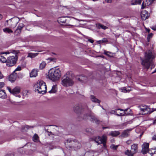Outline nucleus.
<instances>
[{"label": "nucleus", "instance_id": "10", "mask_svg": "<svg viewBox=\"0 0 156 156\" xmlns=\"http://www.w3.org/2000/svg\"><path fill=\"white\" fill-rule=\"evenodd\" d=\"M17 77V73L14 72L9 76V79L10 81L12 82L16 80Z\"/></svg>", "mask_w": 156, "mask_h": 156}, {"label": "nucleus", "instance_id": "62", "mask_svg": "<svg viewBox=\"0 0 156 156\" xmlns=\"http://www.w3.org/2000/svg\"><path fill=\"white\" fill-rule=\"evenodd\" d=\"M72 140V141H73L74 142H76L77 141V140H75V139H74L73 140Z\"/></svg>", "mask_w": 156, "mask_h": 156}, {"label": "nucleus", "instance_id": "51", "mask_svg": "<svg viewBox=\"0 0 156 156\" xmlns=\"http://www.w3.org/2000/svg\"><path fill=\"white\" fill-rule=\"evenodd\" d=\"M67 143H70V142H71L72 141V140H71L70 139H68L67 140Z\"/></svg>", "mask_w": 156, "mask_h": 156}, {"label": "nucleus", "instance_id": "19", "mask_svg": "<svg viewBox=\"0 0 156 156\" xmlns=\"http://www.w3.org/2000/svg\"><path fill=\"white\" fill-rule=\"evenodd\" d=\"M6 94L4 90H0V98L5 99L6 98Z\"/></svg>", "mask_w": 156, "mask_h": 156}, {"label": "nucleus", "instance_id": "12", "mask_svg": "<svg viewBox=\"0 0 156 156\" xmlns=\"http://www.w3.org/2000/svg\"><path fill=\"white\" fill-rule=\"evenodd\" d=\"M137 144H133L131 146V150L132 153L135 154L137 152Z\"/></svg>", "mask_w": 156, "mask_h": 156}, {"label": "nucleus", "instance_id": "5", "mask_svg": "<svg viewBox=\"0 0 156 156\" xmlns=\"http://www.w3.org/2000/svg\"><path fill=\"white\" fill-rule=\"evenodd\" d=\"M13 53H14L15 56H12L8 57L7 59L6 65L8 67H11L13 66L16 63L17 58L16 55L18 53L17 51H14Z\"/></svg>", "mask_w": 156, "mask_h": 156}, {"label": "nucleus", "instance_id": "6", "mask_svg": "<svg viewBox=\"0 0 156 156\" xmlns=\"http://www.w3.org/2000/svg\"><path fill=\"white\" fill-rule=\"evenodd\" d=\"M91 139L92 141H94L98 144H102L103 147L105 148L106 147V142L107 140V137L106 136L103 135L101 137L99 136L93 137Z\"/></svg>", "mask_w": 156, "mask_h": 156}, {"label": "nucleus", "instance_id": "44", "mask_svg": "<svg viewBox=\"0 0 156 156\" xmlns=\"http://www.w3.org/2000/svg\"><path fill=\"white\" fill-rule=\"evenodd\" d=\"M132 143V141L131 140H129L126 141V143L128 145H129Z\"/></svg>", "mask_w": 156, "mask_h": 156}, {"label": "nucleus", "instance_id": "36", "mask_svg": "<svg viewBox=\"0 0 156 156\" xmlns=\"http://www.w3.org/2000/svg\"><path fill=\"white\" fill-rule=\"evenodd\" d=\"M104 54L107 56H111L110 55L112 54V53L110 52L105 50L104 51Z\"/></svg>", "mask_w": 156, "mask_h": 156}, {"label": "nucleus", "instance_id": "27", "mask_svg": "<svg viewBox=\"0 0 156 156\" xmlns=\"http://www.w3.org/2000/svg\"><path fill=\"white\" fill-rule=\"evenodd\" d=\"M125 154L128 156H133L134 155L133 153H132L131 151L129 150H127L125 151Z\"/></svg>", "mask_w": 156, "mask_h": 156}, {"label": "nucleus", "instance_id": "46", "mask_svg": "<svg viewBox=\"0 0 156 156\" xmlns=\"http://www.w3.org/2000/svg\"><path fill=\"white\" fill-rule=\"evenodd\" d=\"M10 53V52L9 51H6V52L1 53L0 54H5L7 55V54H9Z\"/></svg>", "mask_w": 156, "mask_h": 156}, {"label": "nucleus", "instance_id": "8", "mask_svg": "<svg viewBox=\"0 0 156 156\" xmlns=\"http://www.w3.org/2000/svg\"><path fill=\"white\" fill-rule=\"evenodd\" d=\"M149 144L148 143H144L142 146V152L143 154H146L148 151Z\"/></svg>", "mask_w": 156, "mask_h": 156}, {"label": "nucleus", "instance_id": "37", "mask_svg": "<svg viewBox=\"0 0 156 156\" xmlns=\"http://www.w3.org/2000/svg\"><path fill=\"white\" fill-rule=\"evenodd\" d=\"M86 131L87 132L92 133L93 132V130L91 128H88L86 129Z\"/></svg>", "mask_w": 156, "mask_h": 156}, {"label": "nucleus", "instance_id": "25", "mask_svg": "<svg viewBox=\"0 0 156 156\" xmlns=\"http://www.w3.org/2000/svg\"><path fill=\"white\" fill-rule=\"evenodd\" d=\"M38 53H28V55L27 56L28 57H30L31 58H34L38 54Z\"/></svg>", "mask_w": 156, "mask_h": 156}, {"label": "nucleus", "instance_id": "56", "mask_svg": "<svg viewBox=\"0 0 156 156\" xmlns=\"http://www.w3.org/2000/svg\"><path fill=\"white\" fill-rule=\"evenodd\" d=\"M2 18H3L2 16V15L0 14V20H1V19H2Z\"/></svg>", "mask_w": 156, "mask_h": 156}, {"label": "nucleus", "instance_id": "59", "mask_svg": "<svg viewBox=\"0 0 156 156\" xmlns=\"http://www.w3.org/2000/svg\"><path fill=\"white\" fill-rule=\"evenodd\" d=\"M12 18H11V19H10V20H6V22L7 23H8V21H9H9H12V20H12Z\"/></svg>", "mask_w": 156, "mask_h": 156}, {"label": "nucleus", "instance_id": "48", "mask_svg": "<svg viewBox=\"0 0 156 156\" xmlns=\"http://www.w3.org/2000/svg\"><path fill=\"white\" fill-rule=\"evenodd\" d=\"M152 139L153 140H156V134L154 135L152 137Z\"/></svg>", "mask_w": 156, "mask_h": 156}, {"label": "nucleus", "instance_id": "45", "mask_svg": "<svg viewBox=\"0 0 156 156\" xmlns=\"http://www.w3.org/2000/svg\"><path fill=\"white\" fill-rule=\"evenodd\" d=\"M7 88L8 90H9V91L10 92V93L12 94V90L11 88L9 87H7Z\"/></svg>", "mask_w": 156, "mask_h": 156}, {"label": "nucleus", "instance_id": "50", "mask_svg": "<svg viewBox=\"0 0 156 156\" xmlns=\"http://www.w3.org/2000/svg\"><path fill=\"white\" fill-rule=\"evenodd\" d=\"M111 148H113L114 149H116L117 147V146H115L114 145H112L111 146Z\"/></svg>", "mask_w": 156, "mask_h": 156}, {"label": "nucleus", "instance_id": "26", "mask_svg": "<svg viewBox=\"0 0 156 156\" xmlns=\"http://www.w3.org/2000/svg\"><path fill=\"white\" fill-rule=\"evenodd\" d=\"M148 152L151 155H152L153 154H156V149H149Z\"/></svg>", "mask_w": 156, "mask_h": 156}, {"label": "nucleus", "instance_id": "11", "mask_svg": "<svg viewBox=\"0 0 156 156\" xmlns=\"http://www.w3.org/2000/svg\"><path fill=\"white\" fill-rule=\"evenodd\" d=\"M140 110L142 112V114H147L150 111V108L147 107L146 106L143 107V108H140Z\"/></svg>", "mask_w": 156, "mask_h": 156}, {"label": "nucleus", "instance_id": "31", "mask_svg": "<svg viewBox=\"0 0 156 156\" xmlns=\"http://www.w3.org/2000/svg\"><path fill=\"white\" fill-rule=\"evenodd\" d=\"M73 111L76 114L78 113V105H74L73 106Z\"/></svg>", "mask_w": 156, "mask_h": 156}, {"label": "nucleus", "instance_id": "15", "mask_svg": "<svg viewBox=\"0 0 156 156\" xmlns=\"http://www.w3.org/2000/svg\"><path fill=\"white\" fill-rule=\"evenodd\" d=\"M20 91V88L19 87L16 86L12 89V94L15 95L19 93Z\"/></svg>", "mask_w": 156, "mask_h": 156}, {"label": "nucleus", "instance_id": "34", "mask_svg": "<svg viewBox=\"0 0 156 156\" xmlns=\"http://www.w3.org/2000/svg\"><path fill=\"white\" fill-rule=\"evenodd\" d=\"M84 37L86 38L87 39L88 41L90 43H93L94 42V41L90 37L85 36Z\"/></svg>", "mask_w": 156, "mask_h": 156}, {"label": "nucleus", "instance_id": "29", "mask_svg": "<svg viewBox=\"0 0 156 156\" xmlns=\"http://www.w3.org/2000/svg\"><path fill=\"white\" fill-rule=\"evenodd\" d=\"M7 59L4 56L2 55L0 56V61L2 63H6Z\"/></svg>", "mask_w": 156, "mask_h": 156}, {"label": "nucleus", "instance_id": "42", "mask_svg": "<svg viewBox=\"0 0 156 156\" xmlns=\"http://www.w3.org/2000/svg\"><path fill=\"white\" fill-rule=\"evenodd\" d=\"M153 35V34L152 33H150V34H149L148 36V37H147V39H150V38H151V37H152V36Z\"/></svg>", "mask_w": 156, "mask_h": 156}, {"label": "nucleus", "instance_id": "28", "mask_svg": "<svg viewBox=\"0 0 156 156\" xmlns=\"http://www.w3.org/2000/svg\"><path fill=\"white\" fill-rule=\"evenodd\" d=\"M33 140L35 142H37L39 140V137L37 134H35L33 137Z\"/></svg>", "mask_w": 156, "mask_h": 156}, {"label": "nucleus", "instance_id": "63", "mask_svg": "<svg viewBox=\"0 0 156 156\" xmlns=\"http://www.w3.org/2000/svg\"><path fill=\"white\" fill-rule=\"evenodd\" d=\"M5 156H13V154L7 155Z\"/></svg>", "mask_w": 156, "mask_h": 156}, {"label": "nucleus", "instance_id": "18", "mask_svg": "<svg viewBox=\"0 0 156 156\" xmlns=\"http://www.w3.org/2000/svg\"><path fill=\"white\" fill-rule=\"evenodd\" d=\"M37 75V70L36 69H33L30 73V77H35Z\"/></svg>", "mask_w": 156, "mask_h": 156}, {"label": "nucleus", "instance_id": "21", "mask_svg": "<svg viewBox=\"0 0 156 156\" xmlns=\"http://www.w3.org/2000/svg\"><path fill=\"white\" fill-rule=\"evenodd\" d=\"M120 133L118 131H112L109 133V135L113 136H116L119 135Z\"/></svg>", "mask_w": 156, "mask_h": 156}, {"label": "nucleus", "instance_id": "4", "mask_svg": "<svg viewBox=\"0 0 156 156\" xmlns=\"http://www.w3.org/2000/svg\"><path fill=\"white\" fill-rule=\"evenodd\" d=\"M35 91L44 94L46 92L47 87L46 84L43 81L38 80L34 86Z\"/></svg>", "mask_w": 156, "mask_h": 156}, {"label": "nucleus", "instance_id": "9", "mask_svg": "<svg viewBox=\"0 0 156 156\" xmlns=\"http://www.w3.org/2000/svg\"><path fill=\"white\" fill-rule=\"evenodd\" d=\"M131 130V129H129L123 131L121 135L120 136L122 138H126L129 136L130 135L129 132Z\"/></svg>", "mask_w": 156, "mask_h": 156}, {"label": "nucleus", "instance_id": "22", "mask_svg": "<svg viewBox=\"0 0 156 156\" xmlns=\"http://www.w3.org/2000/svg\"><path fill=\"white\" fill-rule=\"evenodd\" d=\"M96 27L98 29L101 28L104 30H106L108 28L107 27L105 26L100 23L97 24Z\"/></svg>", "mask_w": 156, "mask_h": 156}, {"label": "nucleus", "instance_id": "24", "mask_svg": "<svg viewBox=\"0 0 156 156\" xmlns=\"http://www.w3.org/2000/svg\"><path fill=\"white\" fill-rule=\"evenodd\" d=\"M57 91V87L56 85H53L52 87L51 90L49 91V92L50 93H55Z\"/></svg>", "mask_w": 156, "mask_h": 156}, {"label": "nucleus", "instance_id": "60", "mask_svg": "<svg viewBox=\"0 0 156 156\" xmlns=\"http://www.w3.org/2000/svg\"><path fill=\"white\" fill-rule=\"evenodd\" d=\"M106 128H109L108 127H103V129H106Z\"/></svg>", "mask_w": 156, "mask_h": 156}, {"label": "nucleus", "instance_id": "17", "mask_svg": "<svg viewBox=\"0 0 156 156\" xmlns=\"http://www.w3.org/2000/svg\"><path fill=\"white\" fill-rule=\"evenodd\" d=\"M87 80V78L85 76L82 75L79 76V81H80L82 83H85L86 82Z\"/></svg>", "mask_w": 156, "mask_h": 156}, {"label": "nucleus", "instance_id": "35", "mask_svg": "<svg viewBox=\"0 0 156 156\" xmlns=\"http://www.w3.org/2000/svg\"><path fill=\"white\" fill-rule=\"evenodd\" d=\"M21 30L17 28L15 31V33L16 35H18L21 33Z\"/></svg>", "mask_w": 156, "mask_h": 156}, {"label": "nucleus", "instance_id": "2", "mask_svg": "<svg viewBox=\"0 0 156 156\" xmlns=\"http://www.w3.org/2000/svg\"><path fill=\"white\" fill-rule=\"evenodd\" d=\"M74 74L72 72H68L62 78L61 84L64 86L69 87L72 86L74 83Z\"/></svg>", "mask_w": 156, "mask_h": 156}, {"label": "nucleus", "instance_id": "58", "mask_svg": "<svg viewBox=\"0 0 156 156\" xmlns=\"http://www.w3.org/2000/svg\"><path fill=\"white\" fill-rule=\"evenodd\" d=\"M53 58H49L48 59V60H49L51 61H52L53 60Z\"/></svg>", "mask_w": 156, "mask_h": 156}, {"label": "nucleus", "instance_id": "32", "mask_svg": "<svg viewBox=\"0 0 156 156\" xmlns=\"http://www.w3.org/2000/svg\"><path fill=\"white\" fill-rule=\"evenodd\" d=\"M24 25L23 23H20L19 24V25L17 28L21 30L24 27Z\"/></svg>", "mask_w": 156, "mask_h": 156}, {"label": "nucleus", "instance_id": "38", "mask_svg": "<svg viewBox=\"0 0 156 156\" xmlns=\"http://www.w3.org/2000/svg\"><path fill=\"white\" fill-rule=\"evenodd\" d=\"M121 90H122V92H124V93L129 92V90L128 91V90L126 89V88L125 87H123L122 88H121Z\"/></svg>", "mask_w": 156, "mask_h": 156}, {"label": "nucleus", "instance_id": "7", "mask_svg": "<svg viewBox=\"0 0 156 156\" xmlns=\"http://www.w3.org/2000/svg\"><path fill=\"white\" fill-rule=\"evenodd\" d=\"M88 117L90 118V120L91 121L93 122H95L97 123H98L99 121L91 113L90 114H86V115H84L83 118L85 119H88Z\"/></svg>", "mask_w": 156, "mask_h": 156}, {"label": "nucleus", "instance_id": "55", "mask_svg": "<svg viewBox=\"0 0 156 156\" xmlns=\"http://www.w3.org/2000/svg\"><path fill=\"white\" fill-rule=\"evenodd\" d=\"M116 115L118 116H122V115H121V113H120L119 114H116ZM124 115H122V116H123Z\"/></svg>", "mask_w": 156, "mask_h": 156}, {"label": "nucleus", "instance_id": "23", "mask_svg": "<svg viewBox=\"0 0 156 156\" xmlns=\"http://www.w3.org/2000/svg\"><path fill=\"white\" fill-rule=\"evenodd\" d=\"M90 98L91 100L92 101L95 103H98L99 104L100 103V101L98 99L96 98L94 96L92 95L91 96ZM99 105H100V104H99Z\"/></svg>", "mask_w": 156, "mask_h": 156}, {"label": "nucleus", "instance_id": "61", "mask_svg": "<svg viewBox=\"0 0 156 156\" xmlns=\"http://www.w3.org/2000/svg\"><path fill=\"white\" fill-rule=\"evenodd\" d=\"M128 109V108L126 109L125 110H123V111H124V112H126L127 111Z\"/></svg>", "mask_w": 156, "mask_h": 156}, {"label": "nucleus", "instance_id": "16", "mask_svg": "<svg viewBox=\"0 0 156 156\" xmlns=\"http://www.w3.org/2000/svg\"><path fill=\"white\" fill-rule=\"evenodd\" d=\"M68 21V20L64 17H60L58 20V22L59 24L66 23Z\"/></svg>", "mask_w": 156, "mask_h": 156}, {"label": "nucleus", "instance_id": "20", "mask_svg": "<svg viewBox=\"0 0 156 156\" xmlns=\"http://www.w3.org/2000/svg\"><path fill=\"white\" fill-rule=\"evenodd\" d=\"M46 65V62L44 61H42V62L40 64L39 69L40 70L43 69L45 67Z\"/></svg>", "mask_w": 156, "mask_h": 156}, {"label": "nucleus", "instance_id": "39", "mask_svg": "<svg viewBox=\"0 0 156 156\" xmlns=\"http://www.w3.org/2000/svg\"><path fill=\"white\" fill-rule=\"evenodd\" d=\"M29 128V126H28L26 125L24 126H22V130L23 132L24 130L26 129H28Z\"/></svg>", "mask_w": 156, "mask_h": 156}, {"label": "nucleus", "instance_id": "14", "mask_svg": "<svg viewBox=\"0 0 156 156\" xmlns=\"http://www.w3.org/2000/svg\"><path fill=\"white\" fill-rule=\"evenodd\" d=\"M153 2V0H146V2H147V3H145V5L144 4V2H143L142 4L141 9H144L146 6L149 5L151 4Z\"/></svg>", "mask_w": 156, "mask_h": 156}, {"label": "nucleus", "instance_id": "43", "mask_svg": "<svg viewBox=\"0 0 156 156\" xmlns=\"http://www.w3.org/2000/svg\"><path fill=\"white\" fill-rule=\"evenodd\" d=\"M21 70V67L20 66H18L14 71L15 72V71H20Z\"/></svg>", "mask_w": 156, "mask_h": 156}, {"label": "nucleus", "instance_id": "1", "mask_svg": "<svg viewBox=\"0 0 156 156\" xmlns=\"http://www.w3.org/2000/svg\"><path fill=\"white\" fill-rule=\"evenodd\" d=\"M155 57V54L152 50H150L146 51L145 53V58L142 61V65L147 69L151 66V68L152 69L153 64L152 60Z\"/></svg>", "mask_w": 156, "mask_h": 156}, {"label": "nucleus", "instance_id": "40", "mask_svg": "<svg viewBox=\"0 0 156 156\" xmlns=\"http://www.w3.org/2000/svg\"><path fill=\"white\" fill-rule=\"evenodd\" d=\"M142 2V0H136V4H140Z\"/></svg>", "mask_w": 156, "mask_h": 156}, {"label": "nucleus", "instance_id": "30", "mask_svg": "<svg viewBox=\"0 0 156 156\" xmlns=\"http://www.w3.org/2000/svg\"><path fill=\"white\" fill-rule=\"evenodd\" d=\"M3 30L6 33H10L13 32V31L11 30L8 28L4 29Z\"/></svg>", "mask_w": 156, "mask_h": 156}, {"label": "nucleus", "instance_id": "33", "mask_svg": "<svg viewBox=\"0 0 156 156\" xmlns=\"http://www.w3.org/2000/svg\"><path fill=\"white\" fill-rule=\"evenodd\" d=\"M108 41V40L106 38H103L102 40H100L98 41V42L99 43H101L104 42H106Z\"/></svg>", "mask_w": 156, "mask_h": 156}, {"label": "nucleus", "instance_id": "57", "mask_svg": "<svg viewBox=\"0 0 156 156\" xmlns=\"http://www.w3.org/2000/svg\"><path fill=\"white\" fill-rule=\"evenodd\" d=\"M116 110H120L121 111H123V109H120V108L117 109H116Z\"/></svg>", "mask_w": 156, "mask_h": 156}, {"label": "nucleus", "instance_id": "49", "mask_svg": "<svg viewBox=\"0 0 156 156\" xmlns=\"http://www.w3.org/2000/svg\"><path fill=\"white\" fill-rule=\"evenodd\" d=\"M110 113L111 114H116V113H117V112L113 110L111 111Z\"/></svg>", "mask_w": 156, "mask_h": 156}, {"label": "nucleus", "instance_id": "64", "mask_svg": "<svg viewBox=\"0 0 156 156\" xmlns=\"http://www.w3.org/2000/svg\"><path fill=\"white\" fill-rule=\"evenodd\" d=\"M156 123V119L153 122L154 124H155Z\"/></svg>", "mask_w": 156, "mask_h": 156}, {"label": "nucleus", "instance_id": "52", "mask_svg": "<svg viewBox=\"0 0 156 156\" xmlns=\"http://www.w3.org/2000/svg\"><path fill=\"white\" fill-rule=\"evenodd\" d=\"M106 1L108 3H111L112 2V0H106Z\"/></svg>", "mask_w": 156, "mask_h": 156}, {"label": "nucleus", "instance_id": "41", "mask_svg": "<svg viewBox=\"0 0 156 156\" xmlns=\"http://www.w3.org/2000/svg\"><path fill=\"white\" fill-rule=\"evenodd\" d=\"M4 85L5 83L4 82H0V89L2 88Z\"/></svg>", "mask_w": 156, "mask_h": 156}, {"label": "nucleus", "instance_id": "47", "mask_svg": "<svg viewBox=\"0 0 156 156\" xmlns=\"http://www.w3.org/2000/svg\"><path fill=\"white\" fill-rule=\"evenodd\" d=\"M4 77V76L0 71V79L3 78Z\"/></svg>", "mask_w": 156, "mask_h": 156}, {"label": "nucleus", "instance_id": "13", "mask_svg": "<svg viewBox=\"0 0 156 156\" xmlns=\"http://www.w3.org/2000/svg\"><path fill=\"white\" fill-rule=\"evenodd\" d=\"M141 17L143 20H145L148 16L147 12L146 11H143L141 13Z\"/></svg>", "mask_w": 156, "mask_h": 156}, {"label": "nucleus", "instance_id": "3", "mask_svg": "<svg viewBox=\"0 0 156 156\" xmlns=\"http://www.w3.org/2000/svg\"><path fill=\"white\" fill-rule=\"evenodd\" d=\"M48 76L50 79L55 81L60 78L61 76V72L58 68H52L49 71Z\"/></svg>", "mask_w": 156, "mask_h": 156}, {"label": "nucleus", "instance_id": "53", "mask_svg": "<svg viewBox=\"0 0 156 156\" xmlns=\"http://www.w3.org/2000/svg\"><path fill=\"white\" fill-rule=\"evenodd\" d=\"M152 29L153 30H156V27H152Z\"/></svg>", "mask_w": 156, "mask_h": 156}, {"label": "nucleus", "instance_id": "54", "mask_svg": "<svg viewBox=\"0 0 156 156\" xmlns=\"http://www.w3.org/2000/svg\"><path fill=\"white\" fill-rule=\"evenodd\" d=\"M146 29L147 31V32H148V33L150 32V29H147V28H146Z\"/></svg>", "mask_w": 156, "mask_h": 156}]
</instances>
